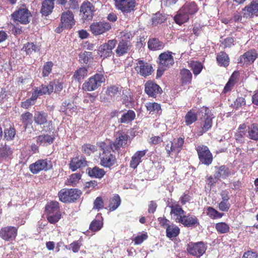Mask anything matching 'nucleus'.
I'll use <instances>...</instances> for the list:
<instances>
[{
	"instance_id": "obj_1",
	"label": "nucleus",
	"mask_w": 258,
	"mask_h": 258,
	"mask_svg": "<svg viewBox=\"0 0 258 258\" xmlns=\"http://www.w3.org/2000/svg\"><path fill=\"white\" fill-rule=\"evenodd\" d=\"M56 4L63 7L64 11L60 15V23L67 30L72 29L76 24L74 14L79 9L78 0H56Z\"/></svg>"
},
{
	"instance_id": "obj_2",
	"label": "nucleus",
	"mask_w": 258,
	"mask_h": 258,
	"mask_svg": "<svg viewBox=\"0 0 258 258\" xmlns=\"http://www.w3.org/2000/svg\"><path fill=\"white\" fill-rule=\"evenodd\" d=\"M97 145L99 150L98 158L100 164L105 168H110L115 165L117 163V159L115 155L111 153V151L114 152L111 145L104 141L97 142Z\"/></svg>"
},
{
	"instance_id": "obj_3",
	"label": "nucleus",
	"mask_w": 258,
	"mask_h": 258,
	"mask_svg": "<svg viewBox=\"0 0 258 258\" xmlns=\"http://www.w3.org/2000/svg\"><path fill=\"white\" fill-rule=\"evenodd\" d=\"M157 63L158 67L156 78H159L163 75L166 70L174 64V59L172 56V52L167 51L160 53L158 58Z\"/></svg>"
},
{
	"instance_id": "obj_4",
	"label": "nucleus",
	"mask_w": 258,
	"mask_h": 258,
	"mask_svg": "<svg viewBox=\"0 0 258 258\" xmlns=\"http://www.w3.org/2000/svg\"><path fill=\"white\" fill-rule=\"evenodd\" d=\"M47 220L52 224L57 223L61 218L59 204L57 201L48 202L45 207Z\"/></svg>"
},
{
	"instance_id": "obj_5",
	"label": "nucleus",
	"mask_w": 258,
	"mask_h": 258,
	"mask_svg": "<svg viewBox=\"0 0 258 258\" xmlns=\"http://www.w3.org/2000/svg\"><path fill=\"white\" fill-rule=\"evenodd\" d=\"M82 195V191L76 188H63L58 192L59 200L63 203L76 202Z\"/></svg>"
},
{
	"instance_id": "obj_6",
	"label": "nucleus",
	"mask_w": 258,
	"mask_h": 258,
	"mask_svg": "<svg viewBox=\"0 0 258 258\" xmlns=\"http://www.w3.org/2000/svg\"><path fill=\"white\" fill-rule=\"evenodd\" d=\"M184 143V138L179 137L174 139L173 141H170L165 146V149L168 157H176L181 152Z\"/></svg>"
},
{
	"instance_id": "obj_7",
	"label": "nucleus",
	"mask_w": 258,
	"mask_h": 258,
	"mask_svg": "<svg viewBox=\"0 0 258 258\" xmlns=\"http://www.w3.org/2000/svg\"><path fill=\"white\" fill-rule=\"evenodd\" d=\"M105 81V78L103 74L96 73L83 84L82 89L85 91H93L100 87Z\"/></svg>"
},
{
	"instance_id": "obj_8",
	"label": "nucleus",
	"mask_w": 258,
	"mask_h": 258,
	"mask_svg": "<svg viewBox=\"0 0 258 258\" xmlns=\"http://www.w3.org/2000/svg\"><path fill=\"white\" fill-rule=\"evenodd\" d=\"M14 22L22 25H27L30 22L32 14L26 8H20L11 15Z\"/></svg>"
},
{
	"instance_id": "obj_9",
	"label": "nucleus",
	"mask_w": 258,
	"mask_h": 258,
	"mask_svg": "<svg viewBox=\"0 0 258 258\" xmlns=\"http://www.w3.org/2000/svg\"><path fill=\"white\" fill-rule=\"evenodd\" d=\"M199 112L204 114V115H202L204 117V119L202 120L203 124L202 126L201 130L198 133V135L201 136L212 127L213 125L212 119L214 116L211 110L207 107H202Z\"/></svg>"
},
{
	"instance_id": "obj_10",
	"label": "nucleus",
	"mask_w": 258,
	"mask_h": 258,
	"mask_svg": "<svg viewBox=\"0 0 258 258\" xmlns=\"http://www.w3.org/2000/svg\"><path fill=\"white\" fill-rule=\"evenodd\" d=\"M207 249L206 244L203 241L197 242H190L186 245L187 252L192 256L200 257Z\"/></svg>"
},
{
	"instance_id": "obj_11",
	"label": "nucleus",
	"mask_w": 258,
	"mask_h": 258,
	"mask_svg": "<svg viewBox=\"0 0 258 258\" xmlns=\"http://www.w3.org/2000/svg\"><path fill=\"white\" fill-rule=\"evenodd\" d=\"M196 150L197 152L200 162L206 165H210L213 160V155L209 148L204 145L196 146Z\"/></svg>"
},
{
	"instance_id": "obj_12",
	"label": "nucleus",
	"mask_w": 258,
	"mask_h": 258,
	"mask_svg": "<svg viewBox=\"0 0 258 258\" xmlns=\"http://www.w3.org/2000/svg\"><path fill=\"white\" fill-rule=\"evenodd\" d=\"M52 163L48 159H39L29 165V170L33 174H37L41 171H47L52 168Z\"/></svg>"
},
{
	"instance_id": "obj_13",
	"label": "nucleus",
	"mask_w": 258,
	"mask_h": 258,
	"mask_svg": "<svg viewBox=\"0 0 258 258\" xmlns=\"http://www.w3.org/2000/svg\"><path fill=\"white\" fill-rule=\"evenodd\" d=\"M115 8L123 14L134 12L136 10V0H113Z\"/></svg>"
},
{
	"instance_id": "obj_14",
	"label": "nucleus",
	"mask_w": 258,
	"mask_h": 258,
	"mask_svg": "<svg viewBox=\"0 0 258 258\" xmlns=\"http://www.w3.org/2000/svg\"><path fill=\"white\" fill-rule=\"evenodd\" d=\"M117 42V40L114 39L109 40L107 42L100 45L98 49V54L103 59L110 57L113 54L112 50Z\"/></svg>"
},
{
	"instance_id": "obj_15",
	"label": "nucleus",
	"mask_w": 258,
	"mask_h": 258,
	"mask_svg": "<svg viewBox=\"0 0 258 258\" xmlns=\"http://www.w3.org/2000/svg\"><path fill=\"white\" fill-rule=\"evenodd\" d=\"M258 53L255 49H250L239 56L238 63L246 67L252 64L257 58Z\"/></svg>"
},
{
	"instance_id": "obj_16",
	"label": "nucleus",
	"mask_w": 258,
	"mask_h": 258,
	"mask_svg": "<svg viewBox=\"0 0 258 258\" xmlns=\"http://www.w3.org/2000/svg\"><path fill=\"white\" fill-rule=\"evenodd\" d=\"M80 15L84 21L92 19L95 12V7L88 1H84L79 7Z\"/></svg>"
},
{
	"instance_id": "obj_17",
	"label": "nucleus",
	"mask_w": 258,
	"mask_h": 258,
	"mask_svg": "<svg viewBox=\"0 0 258 258\" xmlns=\"http://www.w3.org/2000/svg\"><path fill=\"white\" fill-rule=\"evenodd\" d=\"M117 134L114 141H109L107 142L114 149V152L118 151L121 147L124 148L130 138V136L124 132H118Z\"/></svg>"
},
{
	"instance_id": "obj_18",
	"label": "nucleus",
	"mask_w": 258,
	"mask_h": 258,
	"mask_svg": "<svg viewBox=\"0 0 258 258\" xmlns=\"http://www.w3.org/2000/svg\"><path fill=\"white\" fill-rule=\"evenodd\" d=\"M111 28L110 24L104 21L93 22L90 26V30L94 35H99L108 31Z\"/></svg>"
},
{
	"instance_id": "obj_19",
	"label": "nucleus",
	"mask_w": 258,
	"mask_h": 258,
	"mask_svg": "<svg viewBox=\"0 0 258 258\" xmlns=\"http://www.w3.org/2000/svg\"><path fill=\"white\" fill-rule=\"evenodd\" d=\"M18 234V228L7 226L2 227L0 230V238L6 241L14 240Z\"/></svg>"
},
{
	"instance_id": "obj_20",
	"label": "nucleus",
	"mask_w": 258,
	"mask_h": 258,
	"mask_svg": "<svg viewBox=\"0 0 258 258\" xmlns=\"http://www.w3.org/2000/svg\"><path fill=\"white\" fill-rule=\"evenodd\" d=\"M137 73L140 76L146 77L152 74L153 69L152 66L142 60H139L135 68Z\"/></svg>"
},
{
	"instance_id": "obj_21",
	"label": "nucleus",
	"mask_w": 258,
	"mask_h": 258,
	"mask_svg": "<svg viewBox=\"0 0 258 258\" xmlns=\"http://www.w3.org/2000/svg\"><path fill=\"white\" fill-rule=\"evenodd\" d=\"M145 92L149 97L155 98L159 94L162 93V90L154 82L149 80L145 84Z\"/></svg>"
},
{
	"instance_id": "obj_22",
	"label": "nucleus",
	"mask_w": 258,
	"mask_h": 258,
	"mask_svg": "<svg viewBox=\"0 0 258 258\" xmlns=\"http://www.w3.org/2000/svg\"><path fill=\"white\" fill-rule=\"evenodd\" d=\"M244 18L258 17V0H252L250 4L242 9Z\"/></svg>"
},
{
	"instance_id": "obj_23",
	"label": "nucleus",
	"mask_w": 258,
	"mask_h": 258,
	"mask_svg": "<svg viewBox=\"0 0 258 258\" xmlns=\"http://www.w3.org/2000/svg\"><path fill=\"white\" fill-rule=\"evenodd\" d=\"M167 207L171 209L170 214L173 215L175 217V220L176 222H179L180 217H182L186 212L183 210L181 207L179 205L178 202H169Z\"/></svg>"
},
{
	"instance_id": "obj_24",
	"label": "nucleus",
	"mask_w": 258,
	"mask_h": 258,
	"mask_svg": "<svg viewBox=\"0 0 258 258\" xmlns=\"http://www.w3.org/2000/svg\"><path fill=\"white\" fill-rule=\"evenodd\" d=\"M69 165L70 169L72 171H75L78 169H81L87 166V161L84 157L77 156L71 159Z\"/></svg>"
},
{
	"instance_id": "obj_25",
	"label": "nucleus",
	"mask_w": 258,
	"mask_h": 258,
	"mask_svg": "<svg viewBox=\"0 0 258 258\" xmlns=\"http://www.w3.org/2000/svg\"><path fill=\"white\" fill-rule=\"evenodd\" d=\"M178 223L186 227H196L200 224L198 218L190 214L186 215L184 214L182 217H180Z\"/></svg>"
},
{
	"instance_id": "obj_26",
	"label": "nucleus",
	"mask_w": 258,
	"mask_h": 258,
	"mask_svg": "<svg viewBox=\"0 0 258 258\" xmlns=\"http://www.w3.org/2000/svg\"><path fill=\"white\" fill-rule=\"evenodd\" d=\"M147 149L136 151L131 157L130 162V167L135 169L142 162V158L144 157L148 152Z\"/></svg>"
},
{
	"instance_id": "obj_27",
	"label": "nucleus",
	"mask_w": 258,
	"mask_h": 258,
	"mask_svg": "<svg viewBox=\"0 0 258 258\" xmlns=\"http://www.w3.org/2000/svg\"><path fill=\"white\" fill-rule=\"evenodd\" d=\"M77 107L73 102L65 100L60 106V111L62 112L66 115L72 116L74 113H76Z\"/></svg>"
},
{
	"instance_id": "obj_28",
	"label": "nucleus",
	"mask_w": 258,
	"mask_h": 258,
	"mask_svg": "<svg viewBox=\"0 0 258 258\" xmlns=\"http://www.w3.org/2000/svg\"><path fill=\"white\" fill-rule=\"evenodd\" d=\"M220 196L222 200L218 205L219 209L223 212H227L230 208L229 193L227 190H224L221 192Z\"/></svg>"
},
{
	"instance_id": "obj_29",
	"label": "nucleus",
	"mask_w": 258,
	"mask_h": 258,
	"mask_svg": "<svg viewBox=\"0 0 258 258\" xmlns=\"http://www.w3.org/2000/svg\"><path fill=\"white\" fill-rule=\"evenodd\" d=\"M131 47V42L126 40L122 39L118 43L115 53L117 56H121L127 53Z\"/></svg>"
},
{
	"instance_id": "obj_30",
	"label": "nucleus",
	"mask_w": 258,
	"mask_h": 258,
	"mask_svg": "<svg viewBox=\"0 0 258 258\" xmlns=\"http://www.w3.org/2000/svg\"><path fill=\"white\" fill-rule=\"evenodd\" d=\"M55 0H44L42 3L40 13L42 16H48L50 15L54 7Z\"/></svg>"
},
{
	"instance_id": "obj_31",
	"label": "nucleus",
	"mask_w": 258,
	"mask_h": 258,
	"mask_svg": "<svg viewBox=\"0 0 258 258\" xmlns=\"http://www.w3.org/2000/svg\"><path fill=\"white\" fill-rule=\"evenodd\" d=\"M216 61L219 66L226 68L229 65L230 58L226 52L221 51L217 54Z\"/></svg>"
},
{
	"instance_id": "obj_32",
	"label": "nucleus",
	"mask_w": 258,
	"mask_h": 258,
	"mask_svg": "<svg viewBox=\"0 0 258 258\" xmlns=\"http://www.w3.org/2000/svg\"><path fill=\"white\" fill-rule=\"evenodd\" d=\"M86 172L90 177L98 179H101L106 173L103 169L100 168L96 166L93 168L88 167L86 170Z\"/></svg>"
},
{
	"instance_id": "obj_33",
	"label": "nucleus",
	"mask_w": 258,
	"mask_h": 258,
	"mask_svg": "<svg viewBox=\"0 0 258 258\" xmlns=\"http://www.w3.org/2000/svg\"><path fill=\"white\" fill-rule=\"evenodd\" d=\"M182 11H184L190 16L194 15L199 11L197 4L195 2H186L182 7Z\"/></svg>"
},
{
	"instance_id": "obj_34",
	"label": "nucleus",
	"mask_w": 258,
	"mask_h": 258,
	"mask_svg": "<svg viewBox=\"0 0 258 258\" xmlns=\"http://www.w3.org/2000/svg\"><path fill=\"white\" fill-rule=\"evenodd\" d=\"M174 22L179 25L187 22L189 19V16L182 9L180 8L177 12V14L173 18Z\"/></svg>"
},
{
	"instance_id": "obj_35",
	"label": "nucleus",
	"mask_w": 258,
	"mask_h": 258,
	"mask_svg": "<svg viewBox=\"0 0 258 258\" xmlns=\"http://www.w3.org/2000/svg\"><path fill=\"white\" fill-rule=\"evenodd\" d=\"M164 43L156 38H150L148 41V48L152 51L161 50L164 48Z\"/></svg>"
},
{
	"instance_id": "obj_36",
	"label": "nucleus",
	"mask_w": 258,
	"mask_h": 258,
	"mask_svg": "<svg viewBox=\"0 0 258 258\" xmlns=\"http://www.w3.org/2000/svg\"><path fill=\"white\" fill-rule=\"evenodd\" d=\"M230 174L229 168L226 165H222L217 168L214 176L219 179L220 178L225 179Z\"/></svg>"
},
{
	"instance_id": "obj_37",
	"label": "nucleus",
	"mask_w": 258,
	"mask_h": 258,
	"mask_svg": "<svg viewBox=\"0 0 258 258\" xmlns=\"http://www.w3.org/2000/svg\"><path fill=\"white\" fill-rule=\"evenodd\" d=\"M121 202V200L119 196L115 194L110 199L108 206L106 209L110 212L114 211L120 205Z\"/></svg>"
},
{
	"instance_id": "obj_38",
	"label": "nucleus",
	"mask_w": 258,
	"mask_h": 258,
	"mask_svg": "<svg viewBox=\"0 0 258 258\" xmlns=\"http://www.w3.org/2000/svg\"><path fill=\"white\" fill-rule=\"evenodd\" d=\"M48 114L46 112L41 111H37L34 114V121L38 125H42L46 123Z\"/></svg>"
},
{
	"instance_id": "obj_39",
	"label": "nucleus",
	"mask_w": 258,
	"mask_h": 258,
	"mask_svg": "<svg viewBox=\"0 0 258 258\" xmlns=\"http://www.w3.org/2000/svg\"><path fill=\"white\" fill-rule=\"evenodd\" d=\"M180 233V229L176 225L171 223L166 229V236L169 239L176 237Z\"/></svg>"
},
{
	"instance_id": "obj_40",
	"label": "nucleus",
	"mask_w": 258,
	"mask_h": 258,
	"mask_svg": "<svg viewBox=\"0 0 258 258\" xmlns=\"http://www.w3.org/2000/svg\"><path fill=\"white\" fill-rule=\"evenodd\" d=\"M13 153L11 148L8 145L5 144L0 147V157L3 159H11Z\"/></svg>"
},
{
	"instance_id": "obj_41",
	"label": "nucleus",
	"mask_w": 258,
	"mask_h": 258,
	"mask_svg": "<svg viewBox=\"0 0 258 258\" xmlns=\"http://www.w3.org/2000/svg\"><path fill=\"white\" fill-rule=\"evenodd\" d=\"M180 75L181 77V83L183 85L188 84L192 80V74L189 70L186 69L180 70Z\"/></svg>"
},
{
	"instance_id": "obj_42",
	"label": "nucleus",
	"mask_w": 258,
	"mask_h": 258,
	"mask_svg": "<svg viewBox=\"0 0 258 258\" xmlns=\"http://www.w3.org/2000/svg\"><path fill=\"white\" fill-rule=\"evenodd\" d=\"M248 137L252 140L258 141V124L251 123L248 127Z\"/></svg>"
},
{
	"instance_id": "obj_43",
	"label": "nucleus",
	"mask_w": 258,
	"mask_h": 258,
	"mask_svg": "<svg viewBox=\"0 0 258 258\" xmlns=\"http://www.w3.org/2000/svg\"><path fill=\"white\" fill-rule=\"evenodd\" d=\"M198 119V113L193 109L189 110L184 116L186 125H189L196 121Z\"/></svg>"
},
{
	"instance_id": "obj_44",
	"label": "nucleus",
	"mask_w": 258,
	"mask_h": 258,
	"mask_svg": "<svg viewBox=\"0 0 258 258\" xmlns=\"http://www.w3.org/2000/svg\"><path fill=\"white\" fill-rule=\"evenodd\" d=\"M136 113L133 110H128L127 111L123 113L120 118L119 122L123 123H128L135 119Z\"/></svg>"
},
{
	"instance_id": "obj_45",
	"label": "nucleus",
	"mask_w": 258,
	"mask_h": 258,
	"mask_svg": "<svg viewBox=\"0 0 258 258\" xmlns=\"http://www.w3.org/2000/svg\"><path fill=\"white\" fill-rule=\"evenodd\" d=\"M188 64L196 76L199 75L203 69L202 63L198 61L191 60L188 62Z\"/></svg>"
},
{
	"instance_id": "obj_46",
	"label": "nucleus",
	"mask_w": 258,
	"mask_h": 258,
	"mask_svg": "<svg viewBox=\"0 0 258 258\" xmlns=\"http://www.w3.org/2000/svg\"><path fill=\"white\" fill-rule=\"evenodd\" d=\"M88 74V70L85 67H81L77 69L73 75V78L79 82L85 79Z\"/></svg>"
},
{
	"instance_id": "obj_47",
	"label": "nucleus",
	"mask_w": 258,
	"mask_h": 258,
	"mask_svg": "<svg viewBox=\"0 0 258 258\" xmlns=\"http://www.w3.org/2000/svg\"><path fill=\"white\" fill-rule=\"evenodd\" d=\"M55 138L48 135H42L37 137V143L40 145L44 146L51 144Z\"/></svg>"
},
{
	"instance_id": "obj_48",
	"label": "nucleus",
	"mask_w": 258,
	"mask_h": 258,
	"mask_svg": "<svg viewBox=\"0 0 258 258\" xmlns=\"http://www.w3.org/2000/svg\"><path fill=\"white\" fill-rule=\"evenodd\" d=\"M103 226V220L101 217V219H94L89 225V230L93 232L100 230Z\"/></svg>"
},
{
	"instance_id": "obj_49",
	"label": "nucleus",
	"mask_w": 258,
	"mask_h": 258,
	"mask_svg": "<svg viewBox=\"0 0 258 258\" xmlns=\"http://www.w3.org/2000/svg\"><path fill=\"white\" fill-rule=\"evenodd\" d=\"M32 118L33 114L30 112H26L21 115L20 120L24 125L25 130L27 128L28 125H31Z\"/></svg>"
},
{
	"instance_id": "obj_50",
	"label": "nucleus",
	"mask_w": 258,
	"mask_h": 258,
	"mask_svg": "<svg viewBox=\"0 0 258 258\" xmlns=\"http://www.w3.org/2000/svg\"><path fill=\"white\" fill-rule=\"evenodd\" d=\"M40 49V47L36 44H34L33 42H27L24 45L22 49L26 52V54L29 55L33 52L39 51Z\"/></svg>"
},
{
	"instance_id": "obj_51",
	"label": "nucleus",
	"mask_w": 258,
	"mask_h": 258,
	"mask_svg": "<svg viewBox=\"0 0 258 258\" xmlns=\"http://www.w3.org/2000/svg\"><path fill=\"white\" fill-rule=\"evenodd\" d=\"M120 95H121L123 104H126V103L128 102L131 103L133 100L132 93L129 89L123 88Z\"/></svg>"
},
{
	"instance_id": "obj_52",
	"label": "nucleus",
	"mask_w": 258,
	"mask_h": 258,
	"mask_svg": "<svg viewBox=\"0 0 258 258\" xmlns=\"http://www.w3.org/2000/svg\"><path fill=\"white\" fill-rule=\"evenodd\" d=\"M93 59L92 52L85 51L79 54V61L81 63L87 64Z\"/></svg>"
},
{
	"instance_id": "obj_53",
	"label": "nucleus",
	"mask_w": 258,
	"mask_h": 258,
	"mask_svg": "<svg viewBox=\"0 0 258 258\" xmlns=\"http://www.w3.org/2000/svg\"><path fill=\"white\" fill-rule=\"evenodd\" d=\"M122 88L120 85H111L107 87L106 93L109 96L115 97L118 93L121 94Z\"/></svg>"
},
{
	"instance_id": "obj_54",
	"label": "nucleus",
	"mask_w": 258,
	"mask_h": 258,
	"mask_svg": "<svg viewBox=\"0 0 258 258\" xmlns=\"http://www.w3.org/2000/svg\"><path fill=\"white\" fill-rule=\"evenodd\" d=\"M215 229L219 234H225L230 231L229 225L225 222H221L215 224Z\"/></svg>"
},
{
	"instance_id": "obj_55",
	"label": "nucleus",
	"mask_w": 258,
	"mask_h": 258,
	"mask_svg": "<svg viewBox=\"0 0 258 258\" xmlns=\"http://www.w3.org/2000/svg\"><path fill=\"white\" fill-rule=\"evenodd\" d=\"M83 239L80 238L78 240L74 241L69 245H66L67 249H71L74 253H77L80 250L82 246Z\"/></svg>"
},
{
	"instance_id": "obj_56",
	"label": "nucleus",
	"mask_w": 258,
	"mask_h": 258,
	"mask_svg": "<svg viewBox=\"0 0 258 258\" xmlns=\"http://www.w3.org/2000/svg\"><path fill=\"white\" fill-rule=\"evenodd\" d=\"M206 214L212 219L221 218L224 214V213L219 212L211 207H209L207 208Z\"/></svg>"
},
{
	"instance_id": "obj_57",
	"label": "nucleus",
	"mask_w": 258,
	"mask_h": 258,
	"mask_svg": "<svg viewBox=\"0 0 258 258\" xmlns=\"http://www.w3.org/2000/svg\"><path fill=\"white\" fill-rule=\"evenodd\" d=\"M152 24L155 26H157L158 24L164 23L166 20L167 17L165 15L162 14L161 13H156L152 17Z\"/></svg>"
},
{
	"instance_id": "obj_58",
	"label": "nucleus",
	"mask_w": 258,
	"mask_h": 258,
	"mask_svg": "<svg viewBox=\"0 0 258 258\" xmlns=\"http://www.w3.org/2000/svg\"><path fill=\"white\" fill-rule=\"evenodd\" d=\"M97 150V147L91 144H85L82 147V151L89 156L94 153Z\"/></svg>"
},
{
	"instance_id": "obj_59",
	"label": "nucleus",
	"mask_w": 258,
	"mask_h": 258,
	"mask_svg": "<svg viewBox=\"0 0 258 258\" xmlns=\"http://www.w3.org/2000/svg\"><path fill=\"white\" fill-rule=\"evenodd\" d=\"M38 90L41 95L46 94H50L54 90L53 85L51 84V82L48 85H42L39 87H38Z\"/></svg>"
},
{
	"instance_id": "obj_60",
	"label": "nucleus",
	"mask_w": 258,
	"mask_h": 258,
	"mask_svg": "<svg viewBox=\"0 0 258 258\" xmlns=\"http://www.w3.org/2000/svg\"><path fill=\"white\" fill-rule=\"evenodd\" d=\"M53 63L51 61L44 63L42 68V76L43 77H48L52 72Z\"/></svg>"
},
{
	"instance_id": "obj_61",
	"label": "nucleus",
	"mask_w": 258,
	"mask_h": 258,
	"mask_svg": "<svg viewBox=\"0 0 258 258\" xmlns=\"http://www.w3.org/2000/svg\"><path fill=\"white\" fill-rule=\"evenodd\" d=\"M81 178V175L79 173H75L71 174L68 179V185H76Z\"/></svg>"
},
{
	"instance_id": "obj_62",
	"label": "nucleus",
	"mask_w": 258,
	"mask_h": 258,
	"mask_svg": "<svg viewBox=\"0 0 258 258\" xmlns=\"http://www.w3.org/2000/svg\"><path fill=\"white\" fill-rule=\"evenodd\" d=\"M235 38L233 37H226L221 41V44L223 46L224 49L230 48L235 45Z\"/></svg>"
},
{
	"instance_id": "obj_63",
	"label": "nucleus",
	"mask_w": 258,
	"mask_h": 258,
	"mask_svg": "<svg viewBox=\"0 0 258 258\" xmlns=\"http://www.w3.org/2000/svg\"><path fill=\"white\" fill-rule=\"evenodd\" d=\"M146 107L148 111L151 112H157L161 110L160 104L156 102H148L146 104Z\"/></svg>"
},
{
	"instance_id": "obj_64",
	"label": "nucleus",
	"mask_w": 258,
	"mask_h": 258,
	"mask_svg": "<svg viewBox=\"0 0 258 258\" xmlns=\"http://www.w3.org/2000/svg\"><path fill=\"white\" fill-rule=\"evenodd\" d=\"M104 207V204L102 198L101 197H97L93 203V209L99 211L103 209Z\"/></svg>"
}]
</instances>
